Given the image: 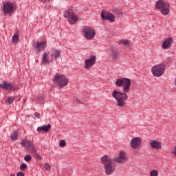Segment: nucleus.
Segmentation results:
<instances>
[{
    "label": "nucleus",
    "mask_w": 176,
    "mask_h": 176,
    "mask_svg": "<svg viewBox=\"0 0 176 176\" xmlns=\"http://www.w3.org/2000/svg\"><path fill=\"white\" fill-rule=\"evenodd\" d=\"M116 85L118 87H122L124 92H119L114 91L112 93L113 98L117 100L118 107H124L126 105V100L129 98L127 93L130 92V87H131V80L129 78H119L116 81Z\"/></svg>",
    "instance_id": "1"
},
{
    "label": "nucleus",
    "mask_w": 176,
    "mask_h": 176,
    "mask_svg": "<svg viewBox=\"0 0 176 176\" xmlns=\"http://www.w3.org/2000/svg\"><path fill=\"white\" fill-rule=\"evenodd\" d=\"M101 162L104 164V168L107 175H111L116 169V166L113 163V160L111 159L108 155H104L100 159Z\"/></svg>",
    "instance_id": "2"
},
{
    "label": "nucleus",
    "mask_w": 176,
    "mask_h": 176,
    "mask_svg": "<svg viewBox=\"0 0 176 176\" xmlns=\"http://www.w3.org/2000/svg\"><path fill=\"white\" fill-rule=\"evenodd\" d=\"M155 8L161 9V13L163 16H168L170 13V3L164 2L162 0H158L155 3Z\"/></svg>",
    "instance_id": "3"
},
{
    "label": "nucleus",
    "mask_w": 176,
    "mask_h": 176,
    "mask_svg": "<svg viewBox=\"0 0 176 176\" xmlns=\"http://www.w3.org/2000/svg\"><path fill=\"white\" fill-rule=\"evenodd\" d=\"M54 82L58 85L59 87L61 89L68 85V78H67L64 75L56 74L54 76Z\"/></svg>",
    "instance_id": "4"
},
{
    "label": "nucleus",
    "mask_w": 176,
    "mask_h": 176,
    "mask_svg": "<svg viewBox=\"0 0 176 176\" xmlns=\"http://www.w3.org/2000/svg\"><path fill=\"white\" fill-rule=\"evenodd\" d=\"M64 17L67 19L69 24L74 25L75 24L76 21H78V16L76 14L74 13L72 10H67L64 12Z\"/></svg>",
    "instance_id": "5"
},
{
    "label": "nucleus",
    "mask_w": 176,
    "mask_h": 176,
    "mask_svg": "<svg viewBox=\"0 0 176 176\" xmlns=\"http://www.w3.org/2000/svg\"><path fill=\"white\" fill-rule=\"evenodd\" d=\"M15 9L16 6H14L13 3L6 2L3 6V13L6 16L8 14H12V13H14Z\"/></svg>",
    "instance_id": "6"
},
{
    "label": "nucleus",
    "mask_w": 176,
    "mask_h": 176,
    "mask_svg": "<svg viewBox=\"0 0 176 176\" xmlns=\"http://www.w3.org/2000/svg\"><path fill=\"white\" fill-rule=\"evenodd\" d=\"M164 65H157L154 66L151 69V72L153 75V76H155L156 78H159L164 74Z\"/></svg>",
    "instance_id": "7"
},
{
    "label": "nucleus",
    "mask_w": 176,
    "mask_h": 176,
    "mask_svg": "<svg viewBox=\"0 0 176 176\" xmlns=\"http://www.w3.org/2000/svg\"><path fill=\"white\" fill-rule=\"evenodd\" d=\"M82 32H84L87 39H93L96 36V31L91 27H84L82 28Z\"/></svg>",
    "instance_id": "8"
},
{
    "label": "nucleus",
    "mask_w": 176,
    "mask_h": 176,
    "mask_svg": "<svg viewBox=\"0 0 176 176\" xmlns=\"http://www.w3.org/2000/svg\"><path fill=\"white\" fill-rule=\"evenodd\" d=\"M127 160H129V157L124 151H120L119 156L113 160V162H116V163H119L120 164L126 163Z\"/></svg>",
    "instance_id": "9"
},
{
    "label": "nucleus",
    "mask_w": 176,
    "mask_h": 176,
    "mask_svg": "<svg viewBox=\"0 0 176 176\" xmlns=\"http://www.w3.org/2000/svg\"><path fill=\"white\" fill-rule=\"evenodd\" d=\"M21 144L26 148V151H28V152H30V153H35L36 149H35V146H34V143H32L31 141L27 140L25 142H21Z\"/></svg>",
    "instance_id": "10"
},
{
    "label": "nucleus",
    "mask_w": 176,
    "mask_h": 176,
    "mask_svg": "<svg viewBox=\"0 0 176 176\" xmlns=\"http://www.w3.org/2000/svg\"><path fill=\"white\" fill-rule=\"evenodd\" d=\"M101 18L103 20H108L110 23H115V15L109 12L102 11Z\"/></svg>",
    "instance_id": "11"
},
{
    "label": "nucleus",
    "mask_w": 176,
    "mask_h": 176,
    "mask_svg": "<svg viewBox=\"0 0 176 176\" xmlns=\"http://www.w3.org/2000/svg\"><path fill=\"white\" fill-rule=\"evenodd\" d=\"M34 49L36 52H43V50H45L46 49V42H39L37 41L36 43H34L33 44Z\"/></svg>",
    "instance_id": "12"
},
{
    "label": "nucleus",
    "mask_w": 176,
    "mask_h": 176,
    "mask_svg": "<svg viewBox=\"0 0 176 176\" xmlns=\"http://www.w3.org/2000/svg\"><path fill=\"white\" fill-rule=\"evenodd\" d=\"M85 69H89V68H91V67H93V65L96 64V56L93 55L91 56V58L86 59L85 60Z\"/></svg>",
    "instance_id": "13"
},
{
    "label": "nucleus",
    "mask_w": 176,
    "mask_h": 176,
    "mask_svg": "<svg viewBox=\"0 0 176 176\" xmlns=\"http://www.w3.org/2000/svg\"><path fill=\"white\" fill-rule=\"evenodd\" d=\"M50 56V61H53L54 60H57L58 57H60V52L56 49H52L50 50V52L48 53Z\"/></svg>",
    "instance_id": "14"
},
{
    "label": "nucleus",
    "mask_w": 176,
    "mask_h": 176,
    "mask_svg": "<svg viewBox=\"0 0 176 176\" xmlns=\"http://www.w3.org/2000/svg\"><path fill=\"white\" fill-rule=\"evenodd\" d=\"M110 53L113 60H116L119 57V49L116 45H113L111 47Z\"/></svg>",
    "instance_id": "15"
},
{
    "label": "nucleus",
    "mask_w": 176,
    "mask_h": 176,
    "mask_svg": "<svg viewBox=\"0 0 176 176\" xmlns=\"http://www.w3.org/2000/svg\"><path fill=\"white\" fill-rule=\"evenodd\" d=\"M0 89H3V90H13L14 85L10 82L3 81L2 83H0Z\"/></svg>",
    "instance_id": "16"
},
{
    "label": "nucleus",
    "mask_w": 176,
    "mask_h": 176,
    "mask_svg": "<svg viewBox=\"0 0 176 176\" xmlns=\"http://www.w3.org/2000/svg\"><path fill=\"white\" fill-rule=\"evenodd\" d=\"M172 43H173V38H168L164 41L162 47L164 50L170 49L171 47Z\"/></svg>",
    "instance_id": "17"
},
{
    "label": "nucleus",
    "mask_w": 176,
    "mask_h": 176,
    "mask_svg": "<svg viewBox=\"0 0 176 176\" xmlns=\"http://www.w3.org/2000/svg\"><path fill=\"white\" fill-rule=\"evenodd\" d=\"M131 144L133 149H137L141 145V139L140 138H135L132 139Z\"/></svg>",
    "instance_id": "18"
},
{
    "label": "nucleus",
    "mask_w": 176,
    "mask_h": 176,
    "mask_svg": "<svg viewBox=\"0 0 176 176\" xmlns=\"http://www.w3.org/2000/svg\"><path fill=\"white\" fill-rule=\"evenodd\" d=\"M152 149H162V143L157 140H153L150 142Z\"/></svg>",
    "instance_id": "19"
},
{
    "label": "nucleus",
    "mask_w": 176,
    "mask_h": 176,
    "mask_svg": "<svg viewBox=\"0 0 176 176\" xmlns=\"http://www.w3.org/2000/svg\"><path fill=\"white\" fill-rule=\"evenodd\" d=\"M113 12L116 17H118V19H122V17H123V11H122V8H116L113 10Z\"/></svg>",
    "instance_id": "20"
},
{
    "label": "nucleus",
    "mask_w": 176,
    "mask_h": 176,
    "mask_svg": "<svg viewBox=\"0 0 176 176\" xmlns=\"http://www.w3.org/2000/svg\"><path fill=\"white\" fill-rule=\"evenodd\" d=\"M43 64H50V55L49 53L44 52L42 56Z\"/></svg>",
    "instance_id": "21"
},
{
    "label": "nucleus",
    "mask_w": 176,
    "mask_h": 176,
    "mask_svg": "<svg viewBox=\"0 0 176 176\" xmlns=\"http://www.w3.org/2000/svg\"><path fill=\"white\" fill-rule=\"evenodd\" d=\"M50 127H52V126L50 124L47 125H43L37 128V131H38V133H41V131H45V133H47V131L50 130Z\"/></svg>",
    "instance_id": "22"
},
{
    "label": "nucleus",
    "mask_w": 176,
    "mask_h": 176,
    "mask_svg": "<svg viewBox=\"0 0 176 176\" xmlns=\"http://www.w3.org/2000/svg\"><path fill=\"white\" fill-rule=\"evenodd\" d=\"M17 138H19V133L14 130L10 135V140L11 141H16Z\"/></svg>",
    "instance_id": "23"
},
{
    "label": "nucleus",
    "mask_w": 176,
    "mask_h": 176,
    "mask_svg": "<svg viewBox=\"0 0 176 176\" xmlns=\"http://www.w3.org/2000/svg\"><path fill=\"white\" fill-rule=\"evenodd\" d=\"M119 45H124L126 47L130 46V45H131V41L130 40H127V39L120 40L119 41Z\"/></svg>",
    "instance_id": "24"
},
{
    "label": "nucleus",
    "mask_w": 176,
    "mask_h": 176,
    "mask_svg": "<svg viewBox=\"0 0 176 176\" xmlns=\"http://www.w3.org/2000/svg\"><path fill=\"white\" fill-rule=\"evenodd\" d=\"M19 33L16 32L12 36V43H17V42H19Z\"/></svg>",
    "instance_id": "25"
},
{
    "label": "nucleus",
    "mask_w": 176,
    "mask_h": 176,
    "mask_svg": "<svg viewBox=\"0 0 176 176\" xmlns=\"http://www.w3.org/2000/svg\"><path fill=\"white\" fill-rule=\"evenodd\" d=\"M14 101V96H9L7 99V102L9 105H10V104H13Z\"/></svg>",
    "instance_id": "26"
},
{
    "label": "nucleus",
    "mask_w": 176,
    "mask_h": 176,
    "mask_svg": "<svg viewBox=\"0 0 176 176\" xmlns=\"http://www.w3.org/2000/svg\"><path fill=\"white\" fill-rule=\"evenodd\" d=\"M32 155H34L35 159H37L38 160H42V157H41V155L36 153V150L35 153H32Z\"/></svg>",
    "instance_id": "27"
},
{
    "label": "nucleus",
    "mask_w": 176,
    "mask_h": 176,
    "mask_svg": "<svg viewBox=\"0 0 176 176\" xmlns=\"http://www.w3.org/2000/svg\"><path fill=\"white\" fill-rule=\"evenodd\" d=\"M32 159V157H31V155H26L24 157V160H25V162H31Z\"/></svg>",
    "instance_id": "28"
},
{
    "label": "nucleus",
    "mask_w": 176,
    "mask_h": 176,
    "mask_svg": "<svg viewBox=\"0 0 176 176\" xmlns=\"http://www.w3.org/2000/svg\"><path fill=\"white\" fill-rule=\"evenodd\" d=\"M150 175H151V176H157V175H159V173H158L157 170H153L150 173Z\"/></svg>",
    "instance_id": "29"
},
{
    "label": "nucleus",
    "mask_w": 176,
    "mask_h": 176,
    "mask_svg": "<svg viewBox=\"0 0 176 176\" xmlns=\"http://www.w3.org/2000/svg\"><path fill=\"white\" fill-rule=\"evenodd\" d=\"M59 145L60 146H61L62 148L65 146V145H67V143L65 142V140H60L59 142Z\"/></svg>",
    "instance_id": "30"
},
{
    "label": "nucleus",
    "mask_w": 176,
    "mask_h": 176,
    "mask_svg": "<svg viewBox=\"0 0 176 176\" xmlns=\"http://www.w3.org/2000/svg\"><path fill=\"white\" fill-rule=\"evenodd\" d=\"M44 168H45V170H52V166L49 164L46 163L44 165Z\"/></svg>",
    "instance_id": "31"
},
{
    "label": "nucleus",
    "mask_w": 176,
    "mask_h": 176,
    "mask_svg": "<svg viewBox=\"0 0 176 176\" xmlns=\"http://www.w3.org/2000/svg\"><path fill=\"white\" fill-rule=\"evenodd\" d=\"M25 168H27V165L25 163L20 165V170H25Z\"/></svg>",
    "instance_id": "32"
},
{
    "label": "nucleus",
    "mask_w": 176,
    "mask_h": 176,
    "mask_svg": "<svg viewBox=\"0 0 176 176\" xmlns=\"http://www.w3.org/2000/svg\"><path fill=\"white\" fill-rule=\"evenodd\" d=\"M38 99L39 101H42V100H43V95H38Z\"/></svg>",
    "instance_id": "33"
},
{
    "label": "nucleus",
    "mask_w": 176,
    "mask_h": 176,
    "mask_svg": "<svg viewBox=\"0 0 176 176\" xmlns=\"http://www.w3.org/2000/svg\"><path fill=\"white\" fill-rule=\"evenodd\" d=\"M16 176H24V173L23 172H18Z\"/></svg>",
    "instance_id": "34"
},
{
    "label": "nucleus",
    "mask_w": 176,
    "mask_h": 176,
    "mask_svg": "<svg viewBox=\"0 0 176 176\" xmlns=\"http://www.w3.org/2000/svg\"><path fill=\"white\" fill-rule=\"evenodd\" d=\"M34 116H36V118H38L39 119L41 115L39 114V113L36 112V113H34Z\"/></svg>",
    "instance_id": "35"
},
{
    "label": "nucleus",
    "mask_w": 176,
    "mask_h": 176,
    "mask_svg": "<svg viewBox=\"0 0 176 176\" xmlns=\"http://www.w3.org/2000/svg\"><path fill=\"white\" fill-rule=\"evenodd\" d=\"M173 153L174 156H176V146H175V148L173 149Z\"/></svg>",
    "instance_id": "36"
},
{
    "label": "nucleus",
    "mask_w": 176,
    "mask_h": 176,
    "mask_svg": "<svg viewBox=\"0 0 176 176\" xmlns=\"http://www.w3.org/2000/svg\"><path fill=\"white\" fill-rule=\"evenodd\" d=\"M40 1V2H46V1H47V0H39Z\"/></svg>",
    "instance_id": "37"
},
{
    "label": "nucleus",
    "mask_w": 176,
    "mask_h": 176,
    "mask_svg": "<svg viewBox=\"0 0 176 176\" xmlns=\"http://www.w3.org/2000/svg\"><path fill=\"white\" fill-rule=\"evenodd\" d=\"M77 102H80V100L77 99Z\"/></svg>",
    "instance_id": "38"
},
{
    "label": "nucleus",
    "mask_w": 176,
    "mask_h": 176,
    "mask_svg": "<svg viewBox=\"0 0 176 176\" xmlns=\"http://www.w3.org/2000/svg\"><path fill=\"white\" fill-rule=\"evenodd\" d=\"M10 176H16L14 174H11Z\"/></svg>",
    "instance_id": "39"
}]
</instances>
